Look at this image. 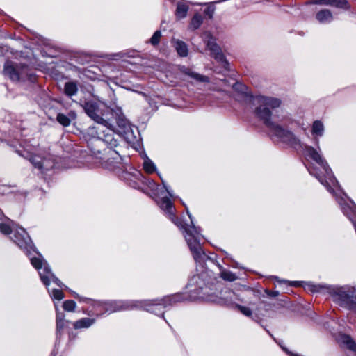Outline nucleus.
Returning <instances> with one entry per match:
<instances>
[{
    "label": "nucleus",
    "instance_id": "nucleus-1",
    "mask_svg": "<svg viewBox=\"0 0 356 356\" xmlns=\"http://www.w3.org/2000/svg\"><path fill=\"white\" fill-rule=\"evenodd\" d=\"M253 102L257 107L255 108L256 115L264 121V124L270 129V131L283 142L295 143L297 142L294 135L278 124L271 122L270 108L273 109L280 106V99L274 97L257 96L254 98Z\"/></svg>",
    "mask_w": 356,
    "mask_h": 356
},
{
    "label": "nucleus",
    "instance_id": "nucleus-2",
    "mask_svg": "<svg viewBox=\"0 0 356 356\" xmlns=\"http://www.w3.org/2000/svg\"><path fill=\"white\" fill-rule=\"evenodd\" d=\"M182 227L186 232L189 235L190 238H186V240L190 249L193 252L194 259L197 261H201L205 257V254L202 251L200 244L196 242V240L194 238V233L196 232L195 227L194 226L186 227L184 225H182Z\"/></svg>",
    "mask_w": 356,
    "mask_h": 356
},
{
    "label": "nucleus",
    "instance_id": "nucleus-3",
    "mask_svg": "<svg viewBox=\"0 0 356 356\" xmlns=\"http://www.w3.org/2000/svg\"><path fill=\"white\" fill-rule=\"evenodd\" d=\"M85 112L97 123L103 124L106 121L98 114L99 108L95 102H86L83 105Z\"/></svg>",
    "mask_w": 356,
    "mask_h": 356
},
{
    "label": "nucleus",
    "instance_id": "nucleus-4",
    "mask_svg": "<svg viewBox=\"0 0 356 356\" xmlns=\"http://www.w3.org/2000/svg\"><path fill=\"white\" fill-rule=\"evenodd\" d=\"M207 47L211 51V56L218 61H222V53L221 48L216 42V40L213 38H210L207 41Z\"/></svg>",
    "mask_w": 356,
    "mask_h": 356
},
{
    "label": "nucleus",
    "instance_id": "nucleus-5",
    "mask_svg": "<svg viewBox=\"0 0 356 356\" xmlns=\"http://www.w3.org/2000/svg\"><path fill=\"white\" fill-rule=\"evenodd\" d=\"M330 293L336 300L343 303H348L353 298V296L346 291L343 288L332 289Z\"/></svg>",
    "mask_w": 356,
    "mask_h": 356
},
{
    "label": "nucleus",
    "instance_id": "nucleus-6",
    "mask_svg": "<svg viewBox=\"0 0 356 356\" xmlns=\"http://www.w3.org/2000/svg\"><path fill=\"white\" fill-rule=\"evenodd\" d=\"M306 154L308 156H309L314 161H315L316 162H317L319 164H321L328 176L331 175L330 169H329L326 166V165H325L323 163V159L321 158V155L318 153V152L314 148H313L312 147H306Z\"/></svg>",
    "mask_w": 356,
    "mask_h": 356
},
{
    "label": "nucleus",
    "instance_id": "nucleus-7",
    "mask_svg": "<svg viewBox=\"0 0 356 356\" xmlns=\"http://www.w3.org/2000/svg\"><path fill=\"white\" fill-rule=\"evenodd\" d=\"M315 3L322 5H330L341 8H348V2L346 0H317Z\"/></svg>",
    "mask_w": 356,
    "mask_h": 356
},
{
    "label": "nucleus",
    "instance_id": "nucleus-8",
    "mask_svg": "<svg viewBox=\"0 0 356 356\" xmlns=\"http://www.w3.org/2000/svg\"><path fill=\"white\" fill-rule=\"evenodd\" d=\"M181 72L185 74L188 75L191 78L195 79L199 82H208L209 79L207 76L192 72L190 69L186 67H182Z\"/></svg>",
    "mask_w": 356,
    "mask_h": 356
},
{
    "label": "nucleus",
    "instance_id": "nucleus-9",
    "mask_svg": "<svg viewBox=\"0 0 356 356\" xmlns=\"http://www.w3.org/2000/svg\"><path fill=\"white\" fill-rule=\"evenodd\" d=\"M4 73L13 81L19 80V74L13 65H6L4 67Z\"/></svg>",
    "mask_w": 356,
    "mask_h": 356
},
{
    "label": "nucleus",
    "instance_id": "nucleus-10",
    "mask_svg": "<svg viewBox=\"0 0 356 356\" xmlns=\"http://www.w3.org/2000/svg\"><path fill=\"white\" fill-rule=\"evenodd\" d=\"M316 19L320 22H330L332 19V15L330 10H322L316 14Z\"/></svg>",
    "mask_w": 356,
    "mask_h": 356
},
{
    "label": "nucleus",
    "instance_id": "nucleus-11",
    "mask_svg": "<svg viewBox=\"0 0 356 356\" xmlns=\"http://www.w3.org/2000/svg\"><path fill=\"white\" fill-rule=\"evenodd\" d=\"M90 145L92 152L96 155L102 152V151L97 147H104L106 144L103 140L96 138L90 142Z\"/></svg>",
    "mask_w": 356,
    "mask_h": 356
},
{
    "label": "nucleus",
    "instance_id": "nucleus-12",
    "mask_svg": "<svg viewBox=\"0 0 356 356\" xmlns=\"http://www.w3.org/2000/svg\"><path fill=\"white\" fill-rule=\"evenodd\" d=\"M188 10V6L181 2H178L177 4L176 15L179 18H183L186 16Z\"/></svg>",
    "mask_w": 356,
    "mask_h": 356
},
{
    "label": "nucleus",
    "instance_id": "nucleus-13",
    "mask_svg": "<svg viewBox=\"0 0 356 356\" xmlns=\"http://www.w3.org/2000/svg\"><path fill=\"white\" fill-rule=\"evenodd\" d=\"M28 159L29 161L33 165L35 168H38L39 170L42 169V157L39 155H33L31 154Z\"/></svg>",
    "mask_w": 356,
    "mask_h": 356
},
{
    "label": "nucleus",
    "instance_id": "nucleus-14",
    "mask_svg": "<svg viewBox=\"0 0 356 356\" xmlns=\"http://www.w3.org/2000/svg\"><path fill=\"white\" fill-rule=\"evenodd\" d=\"M176 49L181 56H186L188 54V48L186 44L182 41H177Z\"/></svg>",
    "mask_w": 356,
    "mask_h": 356
},
{
    "label": "nucleus",
    "instance_id": "nucleus-15",
    "mask_svg": "<svg viewBox=\"0 0 356 356\" xmlns=\"http://www.w3.org/2000/svg\"><path fill=\"white\" fill-rule=\"evenodd\" d=\"M77 92V86L74 82H67L65 85V92L69 96L74 95Z\"/></svg>",
    "mask_w": 356,
    "mask_h": 356
},
{
    "label": "nucleus",
    "instance_id": "nucleus-16",
    "mask_svg": "<svg viewBox=\"0 0 356 356\" xmlns=\"http://www.w3.org/2000/svg\"><path fill=\"white\" fill-rule=\"evenodd\" d=\"M324 131V127L321 121L316 120L314 122L312 127V133L318 136H322Z\"/></svg>",
    "mask_w": 356,
    "mask_h": 356
},
{
    "label": "nucleus",
    "instance_id": "nucleus-17",
    "mask_svg": "<svg viewBox=\"0 0 356 356\" xmlns=\"http://www.w3.org/2000/svg\"><path fill=\"white\" fill-rule=\"evenodd\" d=\"M342 342L346 344L348 349L355 351L356 350V343L348 335H343L341 337Z\"/></svg>",
    "mask_w": 356,
    "mask_h": 356
},
{
    "label": "nucleus",
    "instance_id": "nucleus-18",
    "mask_svg": "<svg viewBox=\"0 0 356 356\" xmlns=\"http://www.w3.org/2000/svg\"><path fill=\"white\" fill-rule=\"evenodd\" d=\"M92 323L93 321L92 319L86 318L76 322V323L74 324V327L76 328L88 327L90 326L92 324Z\"/></svg>",
    "mask_w": 356,
    "mask_h": 356
},
{
    "label": "nucleus",
    "instance_id": "nucleus-19",
    "mask_svg": "<svg viewBox=\"0 0 356 356\" xmlns=\"http://www.w3.org/2000/svg\"><path fill=\"white\" fill-rule=\"evenodd\" d=\"M228 85L237 92H244L245 86L242 83L236 81L235 79H232V83H229Z\"/></svg>",
    "mask_w": 356,
    "mask_h": 356
},
{
    "label": "nucleus",
    "instance_id": "nucleus-20",
    "mask_svg": "<svg viewBox=\"0 0 356 356\" xmlns=\"http://www.w3.org/2000/svg\"><path fill=\"white\" fill-rule=\"evenodd\" d=\"M202 23V17L201 15L198 14H195L192 20H191V26L194 29H197Z\"/></svg>",
    "mask_w": 356,
    "mask_h": 356
},
{
    "label": "nucleus",
    "instance_id": "nucleus-21",
    "mask_svg": "<svg viewBox=\"0 0 356 356\" xmlns=\"http://www.w3.org/2000/svg\"><path fill=\"white\" fill-rule=\"evenodd\" d=\"M56 119L60 124L65 127L68 126L70 123V120L66 115L62 113L58 114Z\"/></svg>",
    "mask_w": 356,
    "mask_h": 356
},
{
    "label": "nucleus",
    "instance_id": "nucleus-22",
    "mask_svg": "<svg viewBox=\"0 0 356 356\" xmlns=\"http://www.w3.org/2000/svg\"><path fill=\"white\" fill-rule=\"evenodd\" d=\"M75 307H76V303L73 300H67V301L64 302V303H63V309L65 311L72 312L74 310Z\"/></svg>",
    "mask_w": 356,
    "mask_h": 356
},
{
    "label": "nucleus",
    "instance_id": "nucleus-23",
    "mask_svg": "<svg viewBox=\"0 0 356 356\" xmlns=\"http://www.w3.org/2000/svg\"><path fill=\"white\" fill-rule=\"evenodd\" d=\"M145 170L148 173H152L155 170L154 164L149 160H145L143 163Z\"/></svg>",
    "mask_w": 356,
    "mask_h": 356
},
{
    "label": "nucleus",
    "instance_id": "nucleus-24",
    "mask_svg": "<svg viewBox=\"0 0 356 356\" xmlns=\"http://www.w3.org/2000/svg\"><path fill=\"white\" fill-rule=\"evenodd\" d=\"M161 37V33L159 31H156L153 36L152 37L150 42L152 45L156 46L159 44L160 38Z\"/></svg>",
    "mask_w": 356,
    "mask_h": 356
},
{
    "label": "nucleus",
    "instance_id": "nucleus-25",
    "mask_svg": "<svg viewBox=\"0 0 356 356\" xmlns=\"http://www.w3.org/2000/svg\"><path fill=\"white\" fill-rule=\"evenodd\" d=\"M161 207L165 210L170 211L172 209V202L168 197H163L162 199Z\"/></svg>",
    "mask_w": 356,
    "mask_h": 356
},
{
    "label": "nucleus",
    "instance_id": "nucleus-26",
    "mask_svg": "<svg viewBox=\"0 0 356 356\" xmlns=\"http://www.w3.org/2000/svg\"><path fill=\"white\" fill-rule=\"evenodd\" d=\"M238 309L245 316H251L252 315V311L249 307L241 306V305H237L236 306Z\"/></svg>",
    "mask_w": 356,
    "mask_h": 356
},
{
    "label": "nucleus",
    "instance_id": "nucleus-27",
    "mask_svg": "<svg viewBox=\"0 0 356 356\" xmlns=\"http://www.w3.org/2000/svg\"><path fill=\"white\" fill-rule=\"evenodd\" d=\"M31 264L37 269H40L42 266V260L39 258L33 257L31 259Z\"/></svg>",
    "mask_w": 356,
    "mask_h": 356
},
{
    "label": "nucleus",
    "instance_id": "nucleus-28",
    "mask_svg": "<svg viewBox=\"0 0 356 356\" xmlns=\"http://www.w3.org/2000/svg\"><path fill=\"white\" fill-rule=\"evenodd\" d=\"M0 231L5 234H10L12 232L10 227L8 225L1 223L0 224Z\"/></svg>",
    "mask_w": 356,
    "mask_h": 356
},
{
    "label": "nucleus",
    "instance_id": "nucleus-29",
    "mask_svg": "<svg viewBox=\"0 0 356 356\" xmlns=\"http://www.w3.org/2000/svg\"><path fill=\"white\" fill-rule=\"evenodd\" d=\"M53 296L55 299H57L58 300H62L64 297L63 291L58 289H54L53 291Z\"/></svg>",
    "mask_w": 356,
    "mask_h": 356
},
{
    "label": "nucleus",
    "instance_id": "nucleus-30",
    "mask_svg": "<svg viewBox=\"0 0 356 356\" xmlns=\"http://www.w3.org/2000/svg\"><path fill=\"white\" fill-rule=\"evenodd\" d=\"M44 270H45L47 273H50V275H51V277L52 280H53L54 282H56V283L59 286H61V284H62L60 283V282L59 281V280H58L57 277H55V275H54L53 273H51L50 272V269H49L48 267H45V268H44Z\"/></svg>",
    "mask_w": 356,
    "mask_h": 356
},
{
    "label": "nucleus",
    "instance_id": "nucleus-31",
    "mask_svg": "<svg viewBox=\"0 0 356 356\" xmlns=\"http://www.w3.org/2000/svg\"><path fill=\"white\" fill-rule=\"evenodd\" d=\"M224 280L234 281L236 280V276L229 272L224 271Z\"/></svg>",
    "mask_w": 356,
    "mask_h": 356
},
{
    "label": "nucleus",
    "instance_id": "nucleus-32",
    "mask_svg": "<svg viewBox=\"0 0 356 356\" xmlns=\"http://www.w3.org/2000/svg\"><path fill=\"white\" fill-rule=\"evenodd\" d=\"M214 9L212 6H209L204 11L205 14L207 15L209 18L212 17Z\"/></svg>",
    "mask_w": 356,
    "mask_h": 356
},
{
    "label": "nucleus",
    "instance_id": "nucleus-33",
    "mask_svg": "<svg viewBox=\"0 0 356 356\" xmlns=\"http://www.w3.org/2000/svg\"><path fill=\"white\" fill-rule=\"evenodd\" d=\"M40 278L46 286H48L49 284V278L47 276L40 273Z\"/></svg>",
    "mask_w": 356,
    "mask_h": 356
},
{
    "label": "nucleus",
    "instance_id": "nucleus-34",
    "mask_svg": "<svg viewBox=\"0 0 356 356\" xmlns=\"http://www.w3.org/2000/svg\"><path fill=\"white\" fill-rule=\"evenodd\" d=\"M223 63H224V70H227L229 71L230 70L229 63L225 59H224Z\"/></svg>",
    "mask_w": 356,
    "mask_h": 356
},
{
    "label": "nucleus",
    "instance_id": "nucleus-35",
    "mask_svg": "<svg viewBox=\"0 0 356 356\" xmlns=\"http://www.w3.org/2000/svg\"><path fill=\"white\" fill-rule=\"evenodd\" d=\"M210 300H211V301H213V302H216V299H213V298H210Z\"/></svg>",
    "mask_w": 356,
    "mask_h": 356
},
{
    "label": "nucleus",
    "instance_id": "nucleus-36",
    "mask_svg": "<svg viewBox=\"0 0 356 356\" xmlns=\"http://www.w3.org/2000/svg\"><path fill=\"white\" fill-rule=\"evenodd\" d=\"M319 180H320V181H321L322 184H323V180H321L320 179H319Z\"/></svg>",
    "mask_w": 356,
    "mask_h": 356
}]
</instances>
